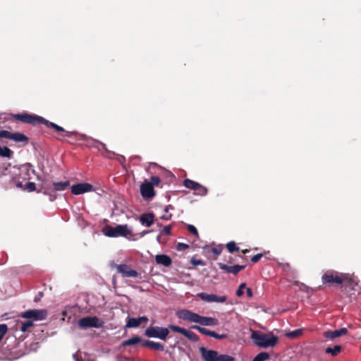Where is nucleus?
Here are the masks:
<instances>
[{
	"label": "nucleus",
	"instance_id": "obj_1",
	"mask_svg": "<svg viewBox=\"0 0 361 361\" xmlns=\"http://www.w3.org/2000/svg\"><path fill=\"white\" fill-rule=\"evenodd\" d=\"M13 117L23 123H30V124H43L46 126L47 128H51L56 130L58 132L65 133V136L71 137V135H80L77 131H67L63 127L56 124L55 123L51 122L42 116L36 115V114H13Z\"/></svg>",
	"mask_w": 361,
	"mask_h": 361
},
{
	"label": "nucleus",
	"instance_id": "obj_2",
	"mask_svg": "<svg viewBox=\"0 0 361 361\" xmlns=\"http://www.w3.org/2000/svg\"><path fill=\"white\" fill-rule=\"evenodd\" d=\"M353 276L350 274L341 273L335 270H327L322 276V281L325 283L341 284L344 282L350 283Z\"/></svg>",
	"mask_w": 361,
	"mask_h": 361
},
{
	"label": "nucleus",
	"instance_id": "obj_3",
	"mask_svg": "<svg viewBox=\"0 0 361 361\" xmlns=\"http://www.w3.org/2000/svg\"><path fill=\"white\" fill-rule=\"evenodd\" d=\"M252 338L257 345L264 348L275 346L278 341L276 336L262 333H253Z\"/></svg>",
	"mask_w": 361,
	"mask_h": 361
},
{
	"label": "nucleus",
	"instance_id": "obj_4",
	"mask_svg": "<svg viewBox=\"0 0 361 361\" xmlns=\"http://www.w3.org/2000/svg\"><path fill=\"white\" fill-rule=\"evenodd\" d=\"M103 231L105 235L111 238L127 237L132 233L127 224L117 225L115 227L107 226L104 228Z\"/></svg>",
	"mask_w": 361,
	"mask_h": 361
},
{
	"label": "nucleus",
	"instance_id": "obj_5",
	"mask_svg": "<svg viewBox=\"0 0 361 361\" xmlns=\"http://www.w3.org/2000/svg\"><path fill=\"white\" fill-rule=\"evenodd\" d=\"M169 334L166 327L162 326H149L145 331V335L148 338H156L162 341H166Z\"/></svg>",
	"mask_w": 361,
	"mask_h": 361
},
{
	"label": "nucleus",
	"instance_id": "obj_6",
	"mask_svg": "<svg viewBox=\"0 0 361 361\" xmlns=\"http://www.w3.org/2000/svg\"><path fill=\"white\" fill-rule=\"evenodd\" d=\"M103 324L104 322L95 316L82 317L78 320V326L82 329L101 328L103 326Z\"/></svg>",
	"mask_w": 361,
	"mask_h": 361
},
{
	"label": "nucleus",
	"instance_id": "obj_7",
	"mask_svg": "<svg viewBox=\"0 0 361 361\" xmlns=\"http://www.w3.org/2000/svg\"><path fill=\"white\" fill-rule=\"evenodd\" d=\"M47 312L45 310H29L21 314V317L33 319L35 321H42L46 319Z\"/></svg>",
	"mask_w": 361,
	"mask_h": 361
},
{
	"label": "nucleus",
	"instance_id": "obj_8",
	"mask_svg": "<svg viewBox=\"0 0 361 361\" xmlns=\"http://www.w3.org/2000/svg\"><path fill=\"white\" fill-rule=\"evenodd\" d=\"M176 315L178 318L190 322H199L200 316L198 314L192 312L188 310H181L177 312Z\"/></svg>",
	"mask_w": 361,
	"mask_h": 361
},
{
	"label": "nucleus",
	"instance_id": "obj_9",
	"mask_svg": "<svg viewBox=\"0 0 361 361\" xmlns=\"http://www.w3.org/2000/svg\"><path fill=\"white\" fill-rule=\"evenodd\" d=\"M176 315L178 318L190 322H199L200 316L198 314L192 312L188 310H181L177 312Z\"/></svg>",
	"mask_w": 361,
	"mask_h": 361
},
{
	"label": "nucleus",
	"instance_id": "obj_10",
	"mask_svg": "<svg viewBox=\"0 0 361 361\" xmlns=\"http://www.w3.org/2000/svg\"><path fill=\"white\" fill-rule=\"evenodd\" d=\"M71 192L75 195H79L94 190L93 186L88 183H80L73 185L71 188Z\"/></svg>",
	"mask_w": 361,
	"mask_h": 361
},
{
	"label": "nucleus",
	"instance_id": "obj_11",
	"mask_svg": "<svg viewBox=\"0 0 361 361\" xmlns=\"http://www.w3.org/2000/svg\"><path fill=\"white\" fill-rule=\"evenodd\" d=\"M197 296L207 302H224L227 300L226 295L218 296L215 294H209L206 293H200Z\"/></svg>",
	"mask_w": 361,
	"mask_h": 361
},
{
	"label": "nucleus",
	"instance_id": "obj_12",
	"mask_svg": "<svg viewBox=\"0 0 361 361\" xmlns=\"http://www.w3.org/2000/svg\"><path fill=\"white\" fill-rule=\"evenodd\" d=\"M191 328L198 331L200 333H201V334H202L204 335L209 336L213 337L214 338L223 339V338H226L227 337L226 334H218L215 331H213L209 330L207 329L201 327L200 326H198V325L192 326Z\"/></svg>",
	"mask_w": 361,
	"mask_h": 361
},
{
	"label": "nucleus",
	"instance_id": "obj_13",
	"mask_svg": "<svg viewBox=\"0 0 361 361\" xmlns=\"http://www.w3.org/2000/svg\"><path fill=\"white\" fill-rule=\"evenodd\" d=\"M140 193L144 198L152 199L155 196L154 188L149 183H144L140 185Z\"/></svg>",
	"mask_w": 361,
	"mask_h": 361
},
{
	"label": "nucleus",
	"instance_id": "obj_14",
	"mask_svg": "<svg viewBox=\"0 0 361 361\" xmlns=\"http://www.w3.org/2000/svg\"><path fill=\"white\" fill-rule=\"evenodd\" d=\"M117 271L118 272L122 274L123 276L126 277L135 278L137 277L138 275L137 272L135 270L130 269L127 264H119L117 267Z\"/></svg>",
	"mask_w": 361,
	"mask_h": 361
},
{
	"label": "nucleus",
	"instance_id": "obj_15",
	"mask_svg": "<svg viewBox=\"0 0 361 361\" xmlns=\"http://www.w3.org/2000/svg\"><path fill=\"white\" fill-rule=\"evenodd\" d=\"M200 351L201 353L202 358L205 361H215L216 360L218 353L216 351L213 350H207L204 347H200Z\"/></svg>",
	"mask_w": 361,
	"mask_h": 361
},
{
	"label": "nucleus",
	"instance_id": "obj_16",
	"mask_svg": "<svg viewBox=\"0 0 361 361\" xmlns=\"http://www.w3.org/2000/svg\"><path fill=\"white\" fill-rule=\"evenodd\" d=\"M219 267L220 269L225 271L227 273H232L233 274H237L239 271L244 269L245 265H233V266H228L223 263L219 264Z\"/></svg>",
	"mask_w": 361,
	"mask_h": 361
},
{
	"label": "nucleus",
	"instance_id": "obj_17",
	"mask_svg": "<svg viewBox=\"0 0 361 361\" xmlns=\"http://www.w3.org/2000/svg\"><path fill=\"white\" fill-rule=\"evenodd\" d=\"M80 136L81 137V140L87 142V144L90 145V144H92V142L97 143L102 147V149H104L106 152H107V154H115V152H111L106 148V146L104 143H103L97 140H95L91 137H89L85 134H80Z\"/></svg>",
	"mask_w": 361,
	"mask_h": 361
},
{
	"label": "nucleus",
	"instance_id": "obj_18",
	"mask_svg": "<svg viewBox=\"0 0 361 361\" xmlns=\"http://www.w3.org/2000/svg\"><path fill=\"white\" fill-rule=\"evenodd\" d=\"M348 333L346 328H341L335 331H328L324 333V336L329 340L338 338L342 335H345Z\"/></svg>",
	"mask_w": 361,
	"mask_h": 361
},
{
	"label": "nucleus",
	"instance_id": "obj_19",
	"mask_svg": "<svg viewBox=\"0 0 361 361\" xmlns=\"http://www.w3.org/2000/svg\"><path fill=\"white\" fill-rule=\"evenodd\" d=\"M139 220L142 226L149 227L154 224V215L152 212L145 213L140 216Z\"/></svg>",
	"mask_w": 361,
	"mask_h": 361
},
{
	"label": "nucleus",
	"instance_id": "obj_20",
	"mask_svg": "<svg viewBox=\"0 0 361 361\" xmlns=\"http://www.w3.org/2000/svg\"><path fill=\"white\" fill-rule=\"evenodd\" d=\"M156 262L166 267H169L172 264L171 257L166 255H157L155 257Z\"/></svg>",
	"mask_w": 361,
	"mask_h": 361
},
{
	"label": "nucleus",
	"instance_id": "obj_21",
	"mask_svg": "<svg viewBox=\"0 0 361 361\" xmlns=\"http://www.w3.org/2000/svg\"><path fill=\"white\" fill-rule=\"evenodd\" d=\"M199 324L202 326H215L218 324L216 318L200 316Z\"/></svg>",
	"mask_w": 361,
	"mask_h": 361
},
{
	"label": "nucleus",
	"instance_id": "obj_22",
	"mask_svg": "<svg viewBox=\"0 0 361 361\" xmlns=\"http://www.w3.org/2000/svg\"><path fill=\"white\" fill-rule=\"evenodd\" d=\"M142 345L159 351L164 350V347L161 343L153 341L145 340L142 341Z\"/></svg>",
	"mask_w": 361,
	"mask_h": 361
},
{
	"label": "nucleus",
	"instance_id": "obj_23",
	"mask_svg": "<svg viewBox=\"0 0 361 361\" xmlns=\"http://www.w3.org/2000/svg\"><path fill=\"white\" fill-rule=\"evenodd\" d=\"M9 139L17 142H25L28 140V138L21 133H10Z\"/></svg>",
	"mask_w": 361,
	"mask_h": 361
},
{
	"label": "nucleus",
	"instance_id": "obj_24",
	"mask_svg": "<svg viewBox=\"0 0 361 361\" xmlns=\"http://www.w3.org/2000/svg\"><path fill=\"white\" fill-rule=\"evenodd\" d=\"M142 341H143L142 340V338L140 337H139L137 336H135L130 338L123 341L121 343V345H123V346L134 345L137 344L138 343H140V342L142 343Z\"/></svg>",
	"mask_w": 361,
	"mask_h": 361
},
{
	"label": "nucleus",
	"instance_id": "obj_25",
	"mask_svg": "<svg viewBox=\"0 0 361 361\" xmlns=\"http://www.w3.org/2000/svg\"><path fill=\"white\" fill-rule=\"evenodd\" d=\"M70 185V182L68 180L64 182H54L53 186L54 187V190L56 191H63Z\"/></svg>",
	"mask_w": 361,
	"mask_h": 361
},
{
	"label": "nucleus",
	"instance_id": "obj_26",
	"mask_svg": "<svg viewBox=\"0 0 361 361\" xmlns=\"http://www.w3.org/2000/svg\"><path fill=\"white\" fill-rule=\"evenodd\" d=\"M183 335L192 342H197L199 341L198 336L194 332L189 331L188 329H185V331L183 332Z\"/></svg>",
	"mask_w": 361,
	"mask_h": 361
},
{
	"label": "nucleus",
	"instance_id": "obj_27",
	"mask_svg": "<svg viewBox=\"0 0 361 361\" xmlns=\"http://www.w3.org/2000/svg\"><path fill=\"white\" fill-rule=\"evenodd\" d=\"M199 183L195 182L194 180H190V179H185L183 182V185L190 190H193L195 191V190L197 188L199 185Z\"/></svg>",
	"mask_w": 361,
	"mask_h": 361
},
{
	"label": "nucleus",
	"instance_id": "obj_28",
	"mask_svg": "<svg viewBox=\"0 0 361 361\" xmlns=\"http://www.w3.org/2000/svg\"><path fill=\"white\" fill-rule=\"evenodd\" d=\"M13 152L7 147H1L0 145V156L10 159L13 155Z\"/></svg>",
	"mask_w": 361,
	"mask_h": 361
},
{
	"label": "nucleus",
	"instance_id": "obj_29",
	"mask_svg": "<svg viewBox=\"0 0 361 361\" xmlns=\"http://www.w3.org/2000/svg\"><path fill=\"white\" fill-rule=\"evenodd\" d=\"M208 193V189L201 185V184H199L197 188L195 190V195H199V196H201V197H204L207 195Z\"/></svg>",
	"mask_w": 361,
	"mask_h": 361
},
{
	"label": "nucleus",
	"instance_id": "obj_30",
	"mask_svg": "<svg viewBox=\"0 0 361 361\" xmlns=\"http://www.w3.org/2000/svg\"><path fill=\"white\" fill-rule=\"evenodd\" d=\"M341 350V347L338 345H336L334 348L328 347L326 348L325 352L328 354H331L332 356H336Z\"/></svg>",
	"mask_w": 361,
	"mask_h": 361
},
{
	"label": "nucleus",
	"instance_id": "obj_31",
	"mask_svg": "<svg viewBox=\"0 0 361 361\" xmlns=\"http://www.w3.org/2000/svg\"><path fill=\"white\" fill-rule=\"evenodd\" d=\"M140 326V322L137 318H128L126 326L127 328H136Z\"/></svg>",
	"mask_w": 361,
	"mask_h": 361
},
{
	"label": "nucleus",
	"instance_id": "obj_32",
	"mask_svg": "<svg viewBox=\"0 0 361 361\" xmlns=\"http://www.w3.org/2000/svg\"><path fill=\"white\" fill-rule=\"evenodd\" d=\"M269 358V353L266 352H261L258 353L252 361H266Z\"/></svg>",
	"mask_w": 361,
	"mask_h": 361
},
{
	"label": "nucleus",
	"instance_id": "obj_33",
	"mask_svg": "<svg viewBox=\"0 0 361 361\" xmlns=\"http://www.w3.org/2000/svg\"><path fill=\"white\" fill-rule=\"evenodd\" d=\"M226 248L229 252L232 253L235 251H238L239 247L236 246L235 243L234 241H230L226 244Z\"/></svg>",
	"mask_w": 361,
	"mask_h": 361
},
{
	"label": "nucleus",
	"instance_id": "obj_34",
	"mask_svg": "<svg viewBox=\"0 0 361 361\" xmlns=\"http://www.w3.org/2000/svg\"><path fill=\"white\" fill-rule=\"evenodd\" d=\"M33 325L32 321H26L25 322L21 323L20 329L23 332H25L27 329L30 327H31Z\"/></svg>",
	"mask_w": 361,
	"mask_h": 361
},
{
	"label": "nucleus",
	"instance_id": "obj_35",
	"mask_svg": "<svg viewBox=\"0 0 361 361\" xmlns=\"http://www.w3.org/2000/svg\"><path fill=\"white\" fill-rule=\"evenodd\" d=\"M215 361H234V357L228 355H220Z\"/></svg>",
	"mask_w": 361,
	"mask_h": 361
},
{
	"label": "nucleus",
	"instance_id": "obj_36",
	"mask_svg": "<svg viewBox=\"0 0 361 361\" xmlns=\"http://www.w3.org/2000/svg\"><path fill=\"white\" fill-rule=\"evenodd\" d=\"M44 194L49 196V200L51 202H54L57 198V195L54 191H50L49 189H46L44 191Z\"/></svg>",
	"mask_w": 361,
	"mask_h": 361
},
{
	"label": "nucleus",
	"instance_id": "obj_37",
	"mask_svg": "<svg viewBox=\"0 0 361 361\" xmlns=\"http://www.w3.org/2000/svg\"><path fill=\"white\" fill-rule=\"evenodd\" d=\"M168 329H171L174 332H178V333H180L181 334H183V332L185 331V329L184 328H181L180 326H176V325H173V324H170L168 326Z\"/></svg>",
	"mask_w": 361,
	"mask_h": 361
},
{
	"label": "nucleus",
	"instance_id": "obj_38",
	"mask_svg": "<svg viewBox=\"0 0 361 361\" xmlns=\"http://www.w3.org/2000/svg\"><path fill=\"white\" fill-rule=\"evenodd\" d=\"M302 332V329H296V330H294V331H292L288 333L287 336L289 338H296V337L299 336L300 335H301Z\"/></svg>",
	"mask_w": 361,
	"mask_h": 361
},
{
	"label": "nucleus",
	"instance_id": "obj_39",
	"mask_svg": "<svg viewBox=\"0 0 361 361\" xmlns=\"http://www.w3.org/2000/svg\"><path fill=\"white\" fill-rule=\"evenodd\" d=\"M8 330V326L5 324H0V341L3 338Z\"/></svg>",
	"mask_w": 361,
	"mask_h": 361
},
{
	"label": "nucleus",
	"instance_id": "obj_40",
	"mask_svg": "<svg viewBox=\"0 0 361 361\" xmlns=\"http://www.w3.org/2000/svg\"><path fill=\"white\" fill-rule=\"evenodd\" d=\"M160 183V178L158 176H152L150 178V183L149 184L152 185V187L154 186H158Z\"/></svg>",
	"mask_w": 361,
	"mask_h": 361
},
{
	"label": "nucleus",
	"instance_id": "obj_41",
	"mask_svg": "<svg viewBox=\"0 0 361 361\" xmlns=\"http://www.w3.org/2000/svg\"><path fill=\"white\" fill-rule=\"evenodd\" d=\"M161 234L170 235L171 234V226H165L161 231Z\"/></svg>",
	"mask_w": 361,
	"mask_h": 361
},
{
	"label": "nucleus",
	"instance_id": "obj_42",
	"mask_svg": "<svg viewBox=\"0 0 361 361\" xmlns=\"http://www.w3.org/2000/svg\"><path fill=\"white\" fill-rule=\"evenodd\" d=\"M222 250H223V247L221 245H219L214 247L212 248V252L216 255V256H219L221 252H222Z\"/></svg>",
	"mask_w": 361,
	"mask_h": 361
},
{
	"label": "nucleus",
	"instance_id": "obj_43",
	"mask_svg": "<svg viewBox=\"0 0 361 361\" xmlns=\"http://www.w3.org/2000/svg\"><path fill=\"white\" fill-rule=\"evenodd\" d=\"M25 189L29 192L35 191L36 189L35 183L33 182H28L25 184Z\"/></svg>",
	"mask_w": 361,
	"mask_h": 361
},
{
	"label": "nucleus",
	"instance_id": "obj_44",
	"mask_svg": "<svg viewBox=\"0 0 361 361\" xmlns=\"http://www.w3.org/2000/svg\"><path fill=\"white\" fill-rule=\"evenodd\" d=\"M246 284L245 283H241L238 290H236V295L238 297H240L243 295V289L245 288Z\"/></svg>",
	"mask_w": 361,
	"mask_h": 361
},
{
	"label": "nucleus",
	"instance_id": "obj_45",
	"mask_svg": "<svg viewBox=\"0 0 361 361\" xmlns=\"http://www.w3.org/2000/svg\"><path fill=\"white\" fill-rule=\"evenodd\" d=\"M187 228L190 233L194 234L195 236L198 237V231H197V228L193 225L188 224L187 226Z\"/></svg>",
	"mask_w": 361,
	"mask_h": 361
},
{
	"label": "nucleus",
	"instance_id": "obj_46",
	"mask_svg": "<svg viewBox=\"0 0 361 361\" xmlns=\"http://www.w3.org/2000/svg\"><path fill=\"white\" fill-rule=\"evenodd\" d=\"M188 247L189 245L188 244L183 243H178L176 249L178 251H183Z\"/></svg>",
	"mask_w": 361,
	"mask_h": 361
},
{
	"label": "nucleus",
	"instance_id": "obj_47",
	"mask_svg": "<svg viewBox=\"0 0 361 361\" xmlns=\"http://www.w3.org/2000/svg\"><path fill=\"white\" fill-rule=\"evenodd\" d=\"M10 132L8 130H0V137L4 138L9 139Z\"/></svg>",
	"mask_w": 361,
	"mask_h": 361
},
{
	"label": "nucleus",
	"instance_id": "obj_48",
	"mask_svg": "<svg viewBox=\"0 0 361 361\" xmlns=\"http://www.w3.org/2000/svg\"><path fill=\"white\" fill-rule=\"evenodd\" d=\"M262 257V254H257L252 257L251 262L253 263L257 262Z\"/></svg>",
	"mask_w": 361,
	"mask_h": 361
},
{
	"label": "nucleus",
	"instance_id": "obj_49",
	"mask_svg": "<svg viewBox=\"0 0 361 361\" xmlns=\"http://www.w3.org/2000/svg\"><path fill=\"white\" fill-rule=\"evenodd\" d=\"M116 159L121 164H123L126 161V158L123 156L119 154L116 155Z\"/></svg>",
	"mask_w": 361,
	"mask_h": 361
},
{
	"label": "nucleus",
	"instance_id": "obj_50",
	"mask_svg": "<svg viewBox=\"0 0 361 361\" xmlns=\"http://www.w3.org/2000/svg\"><path fill=\"white\" fill-rule=\"evenodd\" d=\"M171 217H172V214H165V215L161 216V219L163 220H165V221H169L171 219Z\"/></svg>",
	"mask_w": 361,
	"mask_h": 361
},
{
	"label": "nucleus",
	"instance_id": "obj_51",
	"mask_svg": "<svg viewBox=\"0 0 361 361\" xmlns=\"http://www.w3.org/2000/svg\"><path fill=\"white\" fill-rule=\"evenodd\" d=\"M137 319L140 322V324L143 322H147L148 321V318L145 316L140 317Z\"/></svg>",
	"mask_w": 361,
	"mask_h": 361
},
{
	"label": "nucleus",
	"instance_id": "obj_52",
	"mask_svg": "<svg viewBox=\"0 0 361 361\" xmlns=\"http://www.w3.org/2000/svg\"><path fill=\"white\" fill-rule=\"evenodd\" d=\"M246 293H247V297H249V298H252L253 295L252 291L251 288H247L246 289Z\"/></svg>",
	"mask_w": 361,
	"mask_h": 361
},
{
	"label": "nucleus",
	"instance_id": "obj_53",
	"mask_svg": "<svg viewBox=\"0 0 361 361\" xmlns=\"http://www.w3.org/2000/svg\"><path fill=\"white\" fill-rule=\"evenodd\" d=\"M173 209V206H172L171 204H169V205H167V206H166V207H165V208H164V212L168 213V212H169V211L170 209Z\"/></svg>",
	"mask_w": 361,
	"mask_h": 361
},
{
	"label": "nucleus",
	"instance_id": "obj_54",
	"mask_svg": "<svg viewBox=\"0 0 361 361\" xmlns=\"http://www.w3.org/2000/svg\"><path fill=\"white\" fill-rule=\"evenodd\" d=\"M192 264H193L194 265H202V260H200V259H199V260H196V261L192 260Z\"/></svg>",
	"mask_w": 361,
	"mask_h": 361
},
{
	"label": "nucleus",
	"instance_id": "obj_55",
	"mask_svg": "<svg viewBox=\"0 0 361 361\" xmlns=\"http://www.w3.org/2000/svg\"><path fill=\"white\" fill-rule=\"evenodd\" d=\"M282 267L284 270H286L290 267V264L288 263H285L282 264Z\"/></svg>",
	"mask_w": 361,
	"mask_h": 361
},
{
	"label": "nucleus",
	"instance_id": "obj_56",
	"mask_svg": "<svg viewBox=\"0 0 361 361\" xmlns=\"http://www.w3.org/2000/svg\"><path fill=\"white\" fill-rule=\"evenodd\" d=\"M153 231H154L153 230H151V231H142V235H145L148 234V233H152V232H153Z\"/></svg>",
	"mask_w": 361,
	"mask_h": 361
},
{
	"label": "nucleus",
	"instance_id": "obj_57",
	"mask_svg": "<svg viewBox=\"0 0 361 361\" xmlns=\"http://www.w3.org/2000/svg\"><path fill=\"white\" fill-rule=\"evenodd\" d=\"M73 359H74L75 361H82L81 360H80V359L78 357V355H77V354H74V355H73Z\"/></svg>",
	"mask_w": 361,
	"mask_h": 361
},
{
	"label": "nucleus",
	"instance_id": "obj_58",
	"mask_svg": "<svg viewBox=\"0 0 361 361\" xmlns=\"http://www.w3.org/2000/svg\"><path fill=\"white\" fill-rule=\"evenodd\" d=\"M117 154H108V155L106 156L109 159H113V156H116Z\"/></svg>",
	"mask_w": 361,
	"mask_h": 361
},
{
	"label": "nucleus",
	"instance_id": "obj_59",
	"mask_svg": "<svg viewBox=\"0 0 361 361\" xmlns=\"http://www.w3.org/2000/svg\"><path fill=\"white\" fill-rule=\"evenodd\" d=\"M157 240L158 242H160V235H158L157 236Z\"/></svg>",
	"mask_w": 361,
	"mask_h": 361
},
{
	"label": "nucleus",
	"instance_id": "obj_60",
	"mask_svg": "<svg viewBox=\"0 0 361 361\" xmlns=\"http://www.w3.org/2000/svg\"><path fill=\"white\" fill-rule=\"evenodd\" d=\"M157 226H158L159 228H161L162 225H161V224L158 223V224H157Z\"/></svg>",
	"mask_w": 361,
	"mask_h": 361
},
{
	"label": "nucleus",
	"instance_id": "obj_61",
	"mask_svg": "<svg viewBox=\"0 0 361 361\" xmlns=\"http://www.w3.org/2000/svg\"><path fill=\"white\" fill-rule=\"evenodd\" d=\"M42 295V293H39V297H41Z\"/></svg>",
	"mask_w": 361,
	"mask_h": 361
},
{
	"label": "nucleus",
	"instance_id": "obj_62",
	"mask_svg": "<svg viewBox=\"0 0 361 361\" xmlns=\"http://www.w3.org/2000/svg\"><path fill=\"white\" fill-rule=\"evenodd\" d=\"M42 295V293H39V297H41Z\"/></svg>",
	"mask_w": 361,
	"mask_h": 361
}]
</instances>
